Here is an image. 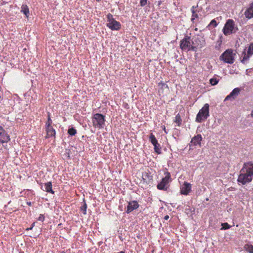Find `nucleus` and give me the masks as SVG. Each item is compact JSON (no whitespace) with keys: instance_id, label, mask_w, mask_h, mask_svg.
<instances>
[{"instance_id":"nucleus-11","label":"nucleus","mask_w":253,"mask_h":253,"mask_svg":"<svg viewBox=\"0 0 253 253\" xmlns=\"http://www.w3.org/2000/svg\"><path fill=\"white\" fill-rule=\"evenodd\" d=\"M191 187L192 185L190 183L185 181L180 188L181 194L184 195H188L191 191Z\"/></svg>"},{"instance_id":"nucleus-15","label":"nucleus","mask_w":253,"mask_h":253,"mask_svg":"<svg viewBox=\"0 0 253 253\" xmlns=\"http://www.w3.org/2000/svg\"><path fill=\"white\" fill-rule=\"evenodd\" d=\"M240 91V89L239 88H234L232 92L227 95L225 99V101L228 100H233L237 97V96L239 94Z\"/></svg>"},{"instance_id":"nucleus-6","label":"nucleus","mask_w":253,"mask_h":253,"mask_svg":"<svg viewBox=\"0 0 253 253\" xmlns=\"http://www.w3.org/2000/svg\"><path fill=\"white\" fill-rule=\"evenodd\" d=\"M107 18L108 22L107 26L109 29L112 30H119L121 29L120 23L115 20L111 14H108Z\"/></svg>"},{"instance_id":"nucleus-13","label":"nucleus","mask_w":253,"mask_h":253,"mask_svg":"<svg viewBox=\"0 0 253 253\" xmlns=\"http://www.w3.org/2000/svg\"><path fill=\"white\" fill-rule=\"evenodd\" d=\"M142 178L143 183L147 184H150L153 182V176L149 171H145L142 173Z\"/></svg>"},{"instance_id":"nucleus-21","label":"nucleus","mask_w":253,"mask_h":253,"mask_svg":"<svg viewBox=\"0 0 253 253\" xmlns=\"http://www.w3.org/2000/svg\"><path fill=\"white\" fill-rule=\"evenodd\" d=\"M149 140L153 145L158 144V140L153 133L150 134L149 137Z\"/></svg>"},{"instance_id":"nucleus-35","label":"nucleus","mask_w":253,"mask_h":253,"mask_svg":"<svg viewBox=\"0 0 253 253\" xmlns=\"http://www.w3.org/2000/svg\"><path fill=\"white\" fill-rule=\"evenodd\" d=\"M169 218V215H166V216H165V217H164V219H165V220H168Z\"/></svg>"},{"instance_id":"nucleus-20","label":"nucleus","mask_w":253,"mask_h":253,"mask_svg":"<svg viewBox=\"0 0 253 253\" xmlns=\"http://www.w3.org/2000/svg\"><path fill=\"white\" fill-rule=\"evenodd\" d=\"M21 12L24 14L27 18H28L29 15V9L26 4H23L21 7Z\"/></svg>"},{"instance_id":"nucleus-2","label":"nucleus","mask_w":253,"mask_h":253,"mask_svg":"<svg viewBox=\"0 0 253 253\" xmlns=\"http://www.w3.org/2000/svg\"><path fill=\"white\" fill-rule=\"evenodd\" d=\"M237 31H238V28L234 21L231 19L226 21L222 29L223 33L226 36L235 34Z\"/></svg>"},{"instance_id":"nucleus-5","label":"nucleus","mask_w":253,"mask_h":253,"mask_svg":"<svg viewBox=\"0 0 253 253\" xmlns=\"http://www.w3.org/2000/svg\"><path fill=\"white\" fill-rule=\"evenodd\" d=\"M232 49H228L225 50L220 56L219 59L225 63L232 64L234 62V56Z\"/></svg>"},{"instance_id":"nucleus-4","label":"nucleus","mask_w":253,"mask_h":253,"mask_svg":"<svg viewBox=\"0 0 253 253\" xmlns=\"http://www.w3.org/2000/svg\"><path fill=\"white\" fill-rule=\"evenodd\" d=\"M209 116V105L206 103L199 111L196 118V121L201 123L203 120H206Z\"/></svg>"},{"instance_id":"nucleus-1","label":"nucleus","mask_w":253,"mask_h":253,"mask_svg":"<svg viewBox=\"0 0 253 253\" xmlns=\"http://www.w3.org/2000/svg\"><path fill=\"white\" fill-rule=\"evenodd\" d=\"M253 179V163L249 162L244 163L240 171L237 181L239 184L245 185Z\"/></svg>"},{"instance_id":"nucleus-7","label":"nucleus","mask_w":253,"mask_h":253,"mask_svg":"<svg viewBox=\"0 0 253 253\" xmlns=\"http://www.w3.org/2000/svg\"><path fill=\"white\" fill-rule=\"evenodd\" d=\"M180 47L183 50L195 51V47H194L192 43H191L190 37L186 36L180 41Z\"/></svg>"},{"instance_id":"nucleus-38","label":"nucleus","mask_w":253,"mask_h":253,"mask_svg":"<svg viewBox=\"0 0 253 253\" xmlns=\"http://www.w3.org/2000/svg\"><path fill=\"white\" fill-rule=\"evenodd\" d=\"M125 253V252L124 251H121L120 252H118V253Z\"/></svg>"},{"instance_id":"nucleus-37","label":"nucleus","mask_w":253,"mask_h":253,"mask_svg":"<svg viewBox=\"0 0 253 253\" xmlns=\"http://www.w3.org/2000/svg\"><path fill=\"white\" fill-rule=\"evenodd\" d=\"M163 129H164V131H165L166 133H167L166 129V127H165V126H164Z\"/></svg>"},{"instance_id":"nucleus-8","label":"nucleus","mask_w":253,"mask_h":253,"mask_svg":"<svg viewBox=\"0 0 253 253\" xmlns=\"http://www.w3.org/2000/svg\"><path fill=\"white\" fill-rule=\"evenodd\" d=\"M165 176L162 178L160 183L157 185V188L161 190L167 189V185L169 183L170 179V174L169 172L166 171L164 173Z\"/></svg>"},{"instance_id":"nucleus-25","label":"nucleus","mask_w":253,"mask_h":253,"mask_svg":"<svg viewBox=\"0 0 253 253\" xmlns=\"http://www.w3.org/2000/svg\"><path fill=\"white\" fill-rule=\"evenodd\" d=\"M68 133L71 136H74L77 133V130L75 128H70L68 130Z\"/></svg>"},{"instance_id":"nucleus-26","label":"nucleus","mask_w":253,"mask_h":253,"mask_svg":"<svg viewBox=\"0 0 253 253\" xmlns=\"http://www.w3.org/2000/svg\"><path fill=\"white\" fill-rule=\"evenodd\" d=\"M153 145L154 146V150L156 153L157 154H160L161 149L160 145L158 143V144H154Z\"/></svg>"},{"instance_id":"nucleus-9","label":"nucleus","mask_w":253,"mask_h":253,"mask_svg":"<svg viewBox=\"0 0 253 253\" xmlns=\"http://www.w3.org/2000/svg\"><path fill=\"white\" fill-rule=\"evenodd\" d=\"M206 42L205 38L202 36H197L193 38L192 44L195 47V51L198 48H202L206 45Z\"/></svg>"},{"instance_id":"nucleus-14","label":"nucleus","mask_w":253,"mask_h":253,"mask_svg":"<svg viewBox=\"0 0 253 253\" xmlns=\"http://www.w3.org/2000/svg\"><path fill=\"white\" fill-rule=\"evenodd\" d=\"M139 207V204L136 201H132L128 203L126 212L129 213L133 210L137 209Z\"/></svg>"},{"instance_id":"nucleus-10","label":"nucleus","mask_w":253,"mask_h":253,"mask_svg":"<svg viewBox=\"0 0 253 253\" xmlns=\"http://www.w3.org/2000/svg\"><path fill=\"white\" fill-rule=\"evenodd\" d=\"M253 55V42L251 43L247 52L246 53L245 50L243 52L242 59L241 62L243 64H246L249 61L250 58Z\"/></svg>"},{"instance_id":"nucleus-31","label":"nucleus","mask_w":253,"mask_h":253,"mask_svg":"<svg viewBox=\"0 0 253 253\" xmlns=\"http://www.w3.org/2000/svg\"><path fill=\"white\" fill-rule=\"evenodd\" d=\"M38 220L39 221H41L43 222L44 220V216L43 214H40L39 217L38 218Z\"/></svg>"},{"instance_id":"nucleus-23","label":"nucleus","mask_w":253,"mask_h":253,"mask_svg":"<svg viewBox=\"0 0 253 253\" xmlns=\"http://www.w3.org/2000/svg\"><path fill=\"white\" fill-rule=\"evenodd\" d=\"M182 120L179 114H177L175 117L174 122L177 124V126H180L181 124Z\"/></svg>"},{"instance_id":"nucleus-17","label":"nucleus","mask_w":253,"mask_h":253,"mask_svg":"<svg viewBox=\"0 0 253 253\" xmlns=\"http://www.w3.org/2000/svg\"><path fill=\"white\" fill-rule=\"evenodd\" d=\"M46 126V138H48L49 137L55 136V130L53 128L52 125H45Z\"/></svg>"},{"instance_id":"nucleus-19","label":"nucleus","mask_w":253,"mask_h":253,"mask_svg":"<svg viewBox=\"0 0 253 253\" xmlns=\"http://www.w3.org/2000/svg\"><path fill=\"white\" fill-rule=\"evenodd\" d=\"M43 190L46 191L47 193L54 194V191L52 189V182L49 181L45 183L44 184V189H43Z\"/></svg>"},{"instance_id":"nucleus-32","label":"nucleus","mask_w":253,"mask_h":253,"mask_svg":"<svg viewBox=\"0 0 253 253\" xmlns=\"http://www.w3.org/2000/svg\"><path fill=\"white\" fill-rule=\"evenodd\" d=\"M147 0H140V3L141 6H144L147 4Z\"/></svg>"},{"instance_id":"nucleus-3","label":"nucleus","mask_w":253,"mask_h":253,"mask_svg":"<svg viewBox=\"0 0 253 253\" xmlns=\"http://www.w3.org/2000/svg\"><path fill=\"white\" fill-rule=\"evenodd\" d=\"M105 116L99 113L94 114L92 117V123L93 127L98 129H102L105 126Z\"/></svg>"},{"instance_id":"nucleus-12","label":"nucleus","mask_w":253,"mask_h":253,"mask_svg":"<svg viewBox=\"0 0 253 253\" xmlns=\"http://www.w3.org/2000/svg\"><path fill=\"white\" fill-rule=\"evenodd\" d=\"M10 140V137L4 129L0 126V142L6 143Z\"/></svg>"},{"instance_id":"nucleus-39","label":"nucleus","mask_w":253,"mask_h":253,"mask_svg":"<svg viewBox=\"0 0 253 253\" xmlns=\"http://www.w3.org/2000/svg\"><path fill=\"white\" fill-rule=\"evenodd\" d=\"M251 115L252 117H253V110L252 111Z\"/></svg>"},{"instance_id":"nucleus-22","label":"nucleus","mask_w":253,"mask_h":253,"mask_svg":"<svg viewBox=\"0 0 253 253\" xmlns=\"http://www.w3.org/2000/svg\"><path fill=\"white\" fill-rule=\"evenodd\" d=\"M195 8V7L194 6H193L192 7V8H191V11H192V18H191V21L194 22V20L196 19V18H198V14L195 12V11L194 10V9Z\"/></svg>"},{"instance_id":"nucleus-30","label":"nucleus","mask_w":253,"mask_h":253,"mask_svg":"<svg viewBox=\"0 0 253 253\" xmlns=\"http://www.w3.org/2000/svg\"><path fill=\"white\" fill-rule=\"evenodd\" d=\"M52 123V120L50 118V113H48V117H47V121L46 122L45 125H51Z\"/></svg>"},{"instance_id":"nucleus-36","label":"nucleus","mask_w":253,"mask_h":253,"mask_svg":"<svg viewBox=\"0 0 253 253\" xmlns=\"http://www.w3.org/2000/svg\"><path fill=\"white\" fill-rule=\"evenodd\" d=\"M27 204L29 206H31L32 205V203L31 202H27Z\"/></svg>"},{"instance_id":"nucleus-40","label":"nucleus","mask_w":253,"mask_h":253,"mask_svg":"<svg viewBox=\"0 0 253 253\" xmlns=\"http://www.w3.org/2000/svg\"><path fill=\"white\" fill-rule=\"evenodd\" d=\"M162 84H163V85H166V84H164V83H162Z\"/></svg>"},{"instance_id":"nucleus-24","label":"nucleus","mask_w":253,"mask_h":253,"mask_svg":"<svg viewBox=\"0 0 253 253\" xmlns=\"http://www.w3.org/2000/svg\"><path fill=\"white\" fill-rule=\"evenodd\" d=\"M246 251L250 253H253V245L250 244H246L244 246Z\"/></svg>"},{"instance_id":"nucleus-18","label":"nucleus","mask_w":253,"mask_h":253,"mask_svg":"<svg viewBox=\"0 0 253 253\" xmlns=\"http://www.w3.org/2000/svg\"><path fill=\"white\" fill-rule=\"evenodd\" d=\"M245 15L248 19L253 18V2L250 4V6L245 11Z\"/></svg>"},{"instance_id":"nucleus-28","label":"nucleus","mask_w":253,"mask_h":253,"mask_svg":"<svg viewBox=\"0 0 253 253\" xmlns=\"http://www.w3.org/2000/svg\"><path fill=\"white\" fill-rule=\"evenodd\" d=\"M222 230H226L230 228L231 226L227 222L223 223L221 224Z\"/></svg>"},{"instance_id":"nucleus-16","label":"nucleus","mask_w":253,"mask_h":253,"mask_svg":"<svg viewBox=\"0 0 253 253\" xmlns=\"http://www.w3.org/2000/svg\"><path fill=\"white\" fill-rule=\"evenodd\" d=\"M202 140V137L201 134H197L196 136H194L192 139L191 141V143L194 146L198 145L200 147L201 146V141Z\"/></svg>"},{"instance_id":"nucleus-27","label":"nucleus","mask_w":253,"mask_h":253,"mask_svg":"<svg viewBox=\"0 0 253 253\" xmlns=\"http://www.w3.org/2000/svg\"><path fill=\"white\" fill-rule=\"evenodd\" d=\"M86 209H87V205L84 202L83 205L81 207V211H83V213L84 214H86Z\"/></svg>"},{"instance_id":"nucleus-33","label":"nucleus","mask_w":253,"mask_h":253,"mask_svg":"<svg viewBox=\"0 0 253 253\" xmlns=\"http://www.w3.org/2000/svg\"><path fill=\"white\" fill-rule=\"evenodd\" d=\"M210 25H213L214 27H216L217 26V23L215 20H212L210 23Z\"/></svg>"},{"instance_id":"nucleus-34","label":"nucleus","mask_w":253,"mask_h":253,"mask_svg":"<svg viewBox=\"0 0 253 253\" xmlns=\"http://www.w3.org/2000/svg\"><path fill=\"white\" fill-rule=\"evenodd\" d=\"M35 223L34 222L32 223L31 226L30 227V228H28L26 229V230H31L33 229V228L34 227V226H35Z\"/></svg>"},{"instance_id":"nucleus-29","label":"nucleus","mask_w":253,"mask_h":253,"mask_svg":"<svg viewBox=\"0 0 253 253\" xmlns=\"http://www.w3.org/2000/svg\"><path fill=\"white\" fill-rule=\"evenodd\" d=\"M210 82L211 85H214L218 83V80L216 78H212L210 80Z\"/></svg>"},{"instance_id":"nucleus-41","label":"nucleus","mask_w":253,"mask_h":253,"mask_svg":"<svg viewBox=\"0 0 253 253\" xmlns=\"http://www.w3.org/2000/svg\"><path fill=\"white\" fill-rule=\"evenodd\" d=\"M97 1H100L101 0H96Z\"/></svg>"}]
</instances>
